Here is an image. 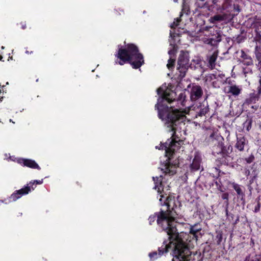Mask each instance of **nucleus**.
I'll use <instances>...</instances> for the list:
<instances>
[{"mask_svg": "<svg viewBox=\"0 0 261 261\" xmlns=\"http://www.w3.org/2000/svg\"><path fill=\"white\" fill-rule=\"evenodd\" d=\"M157 93L160 95L158 102L155 105V109L158 110V117L163 121L170 131L173 132V135H176V126L185 121L186 115L181 111L173 107H169L167 102L171 103L175 100V93L173 91L162 87L157 89Z\"/></svg>", "mask_w": 261, "mask_h": 261, "instance_id": "1", "label": "nucleus"}, {"mask_svg": "<svg viewBox=\"0 0 261 261\" xmlns=\"http://www.w3.org/2000/svg\"><path fill=\"white\" fill-rule=\"evenodd\" d=\"M165 209L161 208L159 212L151 215L148 218L149 225H152L156 221L159 227L167 232L169 238L172 235L181 234L177 229L176 219L180 211V203L176 200L175 197L169 195L164 202Z\"/></svg>", "mask_w": 261, "mask_h": 261, "instance_id": "2", "label": "nucleus"}, {"mask_svg": "<svg viewBox=\"0 0 261 261\" xmlns=\"http://www.w3.org/2000/svg\"><path fill=\"white\" fill-rule=\"evenodd\" d=\"M172 239L164 240L162 246L158 248V251H153L149 253L150 261H154L163 255H166L170 250L174 257L178 261H190L191 252L186 241L188 240L189 234L181 232V234L172 235Z\"/></svg>", "mask_w": 261, "mask_h": 261, "instance_id": "3", "label": "nucleus"}, {"mask_svg": "<svg viewBox=\"0 0 261 261\" xmlns=\"http://www.w3.org/2000/svg\"><path fill=\"white\" fill-rule=\"evenodd\" d=\"M181 141L176 135L172 134L171 137L168 139L164 143H161L159 149L165 150L166 156L167 158L162 168L165 175L172 176L176 174L177 168L179 166V160L176 158L175 153L180 147Z\"/></svg>", "mask_w": 261, "mask_h": 261, "instance_id": "4", "label": "nucleus"}, {"mask_svg": "<svg viewBox=\"0 0 261 261\" xmlns=\"http://www.w3.org/2000/svg\"><path fill=\"white\" fill-rule=\"evenodd\" d=\"M115 57L117 58L116 63L123 65L128 63L133 68L136 69L144 64L143 55L139 52L138 46L133 43H128L125 45L124 47L122 46L119 47Z\"/></svg>", "mask_w": 261, "mask_h": 261, "instance_id": "5", "label": "nucleus"}, {"mask_svg": "<svg viewBox=\"0 0 261 261\" xmlns=\"http://www.w3.org/2000/svg\"><path fill=\"white\" fill-rule=\"evenodd\" d=\"M232 0H213L212 4L210 6V9L212 11L218 13L225 12L229 13V15L233 17L234 14L231 13L232 9L236 10L237 12H240L238 5L232 4Z\"/></svg>", "mask_w": 261, "mask_h": 261, "instance_id": "6", "label": "nucleus"}, {"mask_svg": "<svg viewBox=\"0 0 261 261\" xmlns=\"http://www.w3.org/2000/svg\"><path fill=\"white\" fill-rule=\"evenodd\" d=\"M230 18L232 17L229 15L228 13L223 12L222 13H220V14H215L213 16H211L208 19V21H210V23L213 24V26L206 27V30H208L211 33H212V32H214L213 34L212 35L213 37L211 38V40H215L216 41L218 42L221 41V36L220 34V31L218 29L215 31L214 27V25H216V27H217V24H219V23H221L222 21H226Z\"/></svg>", "mask_w": 261, "mask_h": 261, "instance_id": "7", "label": "nucleus"}, {"mask_svg": "<svg viewBox=\"0 0 261 261\" xmlns=\"http://www.w3.org/2000/svg\"><path fill=\"white\" fill-rule=\"evenodd\" d=\"M42 183L43 179L31 181L23 188L15 191L9 197L5 198L3 202L7 204L16 201L23 196L28 194L32 190H34L36 187V185H41Z\"/></svg>", "mask_w": 261, "mask_h": 261, "instance_id": "8", "label": "nucleus"}, {"mask_svg": "<svg viewBox=\"0 0 261 261\" xmlns=\"http://www.w3.org/2000/svg\"><path fill=\"white\" fill-rule=\"evenodd\" d=\"M189 62L188 53L184 50L180 51L177 60L176 69L178 72V73L177 72L176 73V74H178L177 79L178 80H181L185 76L188 68H189L190 64H189Z\"/></svg>", "mask_w": 261, "mask_h": 261, "instance_id": "9", "label": "nucleus"}, {"mask_svg": "<svg viewBox=\"0 0 261 261\" xmlns=\"http://www.w3.org/2000/svg\"><path fill=\"white\" fill-rule=\"evenodd\" d=\"M229 77H226L223 73H213L207 76V80L212 81V86L215 88H219L221 86L226 84Z\"/></svg>", "mask_w": 261, "mask_h": 261, "instance_id": "10", "label": "nucleus"}, {"mask_svg": "<svg viewBox=\"0 0 261 261\" xmlns=\"http://www.w3.org/2000/svg\"><path fill=\"white\" fill-rule=\"evenodd\" d=\"M231 187L235 190L237 193V197L240 199L242 201V203L245 204V188L235 182H232L230 184Z\"/></svg>", "mask_w": 261, "mask_h": 261, "instance_id": "11", "label": "nucleus"}, {"mask_svg": "<svg viewBox=\"0 0 261 261\" xmlns=\"http://www.w3.org/2000/svg\"><path fill=\"white\" fill-rule=\"evenodd\" d=\"M248 141L247 138L242 134L237 135L236 143L234 145V148L239 151H243L245 147L248 145Z\"/></svg>", "mask_w": 261, "mask_h": 261, "instance_id": "12", "label": "nucleus"}, {"mask_svg": "<svg viewBox=\"0 0 261 261\" xmlns=\"http://www.w3.org/2000/svg\"><path fill=\"white\" fill-rule=\"evenodd\" d=\"M189 67L192 69L197 70L201 74L204 71L203 61L199 57H195L192 60Z\"/></svg>", "mask_w": 261, "mask_h": 261, "instance_id": "13", "label": "nucleus"}, {"mask_svg": "<svg viewBox=\"0 0 261 261\" xmlns=\"http://www.w3.org/2000/svg\"><path fill=\"white\" fill-rule=\"evenodd\" d=\"M202 88L199 85L193 86L190 92V99L192 101H196L203 95Z\"/></svg>", "mask_w": 261, "mask_h": 261, "instance_id": "14", "label": "nucleus"}, {"mask_svg": "<svg viewBox=\"0 0 261 261\" xmlns=\"http://www.w3.org/2000/svg\"><path fill=\"white\" fill-rule=\"evenodd\" d=\"M260 94L253 90V92L249 93L245 98L243 102V106H249L250 105L256 103L260 99Z\"/></svg>", "mask_w": 261, "mask_h": 261, "instance_id": "15", "label": "nucleus"}, {"mask_svg": "<svg viewBox=\"0 0 261 261\" xmlns=\"http://www.w3.org/2000/svg\"><path fill=\"white\" fill-rule=\"evenodd\" d=\"M17 162L22 166L32 169H36L39 170L41 169L38 164L34 160L31 159L19 158L17 160Z\"/></svg>", "mask_w": 261, "mask_h": 261, "instance_id": "16", "label": "nucleus"}, {"mask_svg": "<svg viewBox=\"0 0 261 261\" xmlns=\"http://www.w3.org/2000/svg\"><path fill=\"white\" fill-rule=\"evenodd\" d=\"M201 161L202 159L200 154L197 152L195 153L192 162L190 165L191 171L195 172L199 170L200 168Z\"/></svg>", "mask_w": 261, "mask_h": 261, "instance_id": "17", "label": "nucleus"}, {"mask_svg": "<svg viewBox=\"0 0 261 261\" xmlns=\"http://www.w3.org/2000/svg\"><path fill=\"white\" fill-rule=\"evenodd\" d=\"M219 146L221 150L220 152L222 154L223 157V160L222 162L223 164L228 165L229 162V160H228V159L230 158V156L229 155V154H230L229 151H231V149H230L231 146H229L227 148L226 146H224L222 144H220L219 143Z\"/></svg>", "mask_w": 261, "mask_h": 261, "instance_id": "18", "label": "nucleus"}, {"mask_svg": "<svg viewBox=\"0 0 261 261\" xmlns=\"http://www.w3.org/2000/svg\"><path fill=\"white\" fill-rule=\"evenodd\" d=\"M240 57L242 60L240 63L246 66H252L253 65V60L252 57L249 55L247 54L243 49L241 50Z\"/></svg>", "mask_w": 261, "mask_h": 261, "instance_id": "19", "label": "nucleus"}, {"mask_svg": "<svg viewBox=\"0 0 261 261\" xmlns=\"http://www.w3.org/2000/svg\"><path fill=\"white\" fill-rule=\"evenodd\" d=\"M152 178L155 185L154 189H157L158 193H161L164 189V186L162 181L163 179V176L160 175L159 177H153Z\"/></svg>", "mask_w": 261, "mask_h": 261, "instance_id": "20", "label": "nucleus"}, {"mask_svg": "<svg viewBox=\"0 0 261 261\" xmlns=\"http://www.w3.org/2000/svg\"><path fill=\"white\" fill-rule=\"evenodd\" d=\"M242 88L236 85H232L229 87L228 93H230L232 95L237 96L239 95L242 92Z\"/></svg>", "mask_w": 261, "mask_h": 261, "instance_id": "21", "label": "nucleus"}, {"mask_svg": "<svg viewBox=\"0 0 261 261\" xmlns=\"http://www.w3.org/2000/svg\"><path fill=\"white\" fill-rule=\"evenodd\" d=\"M201 230V228L199 224H195L194 225L191 226L190 233L192 234L193 237L196 239V240H197L198 238L197 233L200 231Z\"/></svg>", "mask_w": 261, "mask_h": 261, "instance_id": "22", "label": "nucleus"}, {"mask_svg": "<svg viewBox=\"0 0 261 261\" xmlns=\"http://www.w3.org/2000/svg\"><path fill=\"white\" fill-rule=\"evenodd\" d=\"M210 111V108L208 103L206 106L203 104L201 106V108L198 112H196V117H202L205 116Z\"/></svg>", "mask_w": 261, "mask_h": 261, "instance_id": "23", "label": "nucleus"}, {"mask_svg": "<svg viewBox=\"0 0 261 261\" xmlns=\"http://www.w3.org/2000/svg\"><path fill=\"white\" fill-rule=\"evenodd\" d=\"M217 53L216 52H214L208 59V67L212 69L215 67L216 61L217 60Z\"/></svg>", "mask_w": 261, "mask_h": 261, "instance_id": "24", "label": "nucleus"}, {"mask_svg": "<svg viewBox=\"0 0 261 261\" xmlns=\"http://www.w3.org/2000/svg\"><path fill=\"white\" fill-rule=\"evenodd\" d=\"M205 142L208 145L213 144H214V142H217L215 133H212L209 136L206 137Z\"/></svg>", "mask_w": 261, "mask_h": 261, "instance_id": "25", "label": "nucleus"}, {"mask_svg": "<svg viewBox=\"0 0 261 261\" xmlns=\"http://www.w3.org/2000/svg\"><path fill=\"white\" fill-rule=\"evenodd\" d=\"M254 54L257 61L261 60V47L259 45H256L254 49Z\"/></svg>", "mask_w": 261, "mask_h": 261, "instance_id": "26", "label": "nucleus"}, {"mask_svg": "<svg viewBox=\"0 0 261 261\" xmlns=\"http://www.w3.org/2000/svg\"><path fill=\"white\" fill-rule=\"evenodd\" d=\"M252 120L251 119H247L243 123V128H245L247 131L249 132L252 127Z\"/></svg>", "mask_w": 261, "mask_h": 261, "instance_id": "27", "label": "nucleus"}, {"mask_svg": "<svg viewBox=\"0 0 261 261\" xmlns=\"http://www.w3.org/2000/svg\"><path fill=\"white\" fill-rule=\"evenodd\" d=\"M216 240L217 244L219 245L222 242L223 239V233L221 231H216Z\"/></svg>", "mask_w": 261, "mask_h": 261, "instance_id": "28", "label": "nucleus"}, {"mask_svg": "<svg viewBox=\"0 0 261 261\" xmlns=\"http://www.w3.org/2000/svg\"><path fill=\"white\" fill-rule=\"evenodd\" d=\"M246 39V38L245 36L241 34H239L236 38L233 37V41L238 43H240L244 41Z\"/></svg>", "mask_w": 261, "mask_h": 261, "instance_id": "29", "label": "nucleus"}, {"mask_svg": "<svg viewBox=\"0 0 261 261\" xmlns=\"http://www.w3.org/2000/svg\"><path fill=\"white\" fill-rule=\"evenodd\" d=\"M175 62V60L174 59L170 58L168 60L167 66L169 70L172 69L174 67Z\"/></svg>", "mask_w": 261, "mask_h": 261, "instance_id": "30", "label": "nucleus"}, {"mask_svg": "<svg viewBox=\"0 0 261 261\" xmlns=\"http://www.w3.org/2000/svg\"><path fill=\"white\" fill-rule=\"evenodd\" d=\"M221 198L225 200V203H226V206H228L229 203V194L227 192L223 193L221 195Z\"/></svg>", "mask_w": 261, "mask_h": 261, "instance_id": "31", "label": "nucleus"}, {"mask_svg": "<svg viewBox=\"0 0 261 261\" xmlns=\"http://www.w3.org/2000/svg\"><path fill=\"white\" fill-rule=\"evenodd\" d=\"M256 92L261 95V75L258 76V81L257 84Z\"/></svg>", "mask_w": 261, "mask_h": 261, "instance_id": "32", "label": "nucleus"}, {"mask_svg": "<svg viewBox=\"0 0 261 261\" xmlns=\"http://www.w3.org/2000/svg\"><path fill=\"white\" fill-rule=\"evenodd\" d=\"M255 36L254 38V39L256 41L260 43L261 42V34L260 32L258 31H257L256 29H255Z\"/></svg>", "mask_w": 261, "mask_h": 261, "instance_id": "33", "label": "nucleus"}, {"mask_svg": "<svg viewBox=\"0 0 261 261\" xmlns=\"http://www.w3.org/2000/svg\"><path fill=\"white\" fill-rule=\"evenodd\" d=\"M215 185L217 188V189L221 191V192H223V190H222V183H221V181L220 180V179H219V180L218 181L217 180H216L215 181Z\"/></svg>", "mask_w": 261, "mask_h": 261, "instance_id": "34", "label": "nucleus"}, {"mask_svg": "<svg viewBox=\"0 0 261 261\" xmlns=\"http://www.w3.org/2000/svg\"><path fill=\"white\" fill-rule=\"evenodd\" d=\"M254 159H255V158H254V155L251 154L248 158H246L244 159V160L247 163L250 164L253 162V161L254 160Z\"/></svg>", "mask_w": 261, "mask_h": 261, "instance_id": "35", "label": "nucleus"}, {"mask_svg": "<svg viewBox=\"0 0 261 261\" xmlns=\"http://www.w3.org/2000/svg\"><path fill=\"white\" fill-rule=\"evenodd\" d=\"M225 213H226V216L227 217V218H228V219L231 221V220H233V218H234V215H233L231 213H228V206H226V208H225Z\"/></svg>", "mask_w": 261, "mask_h": 261, "instance_id": "36", "label": "nucleus"}, {"mask_svg": "<svg viewBox=\"0 0 261 261\" xmlns=\"http://www.w3.org/2000/svg\"><path fill=\"white\" fill-rule=\"evenodd\" d=\"M205 1L206 0H197L196 4L199 7L202 8L206 3Z\"/></svg>", "mask_w": 261, "mask_h": 261, "instance_id": "37", "label": "nucleus"}, {"mask_svg": "<svg viewBox=\"0 0 261 261\" xmlns=\"http://www.w3.org/2000/svg\"><path fill=\"white\" fill-rule=\"evenodd\" d=\"M182 12L185 13L187 15H188L190 13L189 7H187V6H186L185 4H184L183 5Z\"/></svg>", "mask_w": 261, "mask_h": 261, "instance_id": "38", "label": "nucleus"}, {"mask_svg": "<svg viewBox=\"0 0 261 261\" xmlns=\"http://www.w3.org/2000/svg\"><path fill=\"white\" fill-rule=\"evenodd\" d=\"M185 98H186V96L185 95V94L182 93H180V94L178 96L177 100L181 101V102L182 103V102H184Z\"/></svg>", "mask_w": 261, "mask_h": 261, "instance_id": "39", "label": "nucleus"}, {"mask_svg": "<svg viewBox=\"0 0 261 261\" xmlns=\"http://www.w3.org/2000/svg\"><path fill=\"white\" fill-rule=\"evenodd\" d=\"M243 73L245 75V76H247V74L248 73H252V70L249 69H246V68H243Z\"/></svg>", "mask_w": 261, "mask_h": 261, "instance_id": "40", "label": "nucleus"}, {"mask_svg": "<svg viewBox=\"0 0 261 261\" xmlns=\"http://www.w3.org/2000/svg\"><path fill=\"white\" fill-rule=\"evenodd\" d=\"M260 203L259 201H258L257 204L255 205V206L254 207V212L255 213L258 212L260 210Z\"/></svg>", "mask_w": 261, "mask_h": 261, "instance_id": "41", "label": "nucleus"}, {"mask_svg": "<svg viewBox=\"0 0 261 261\" xmlns=\"http://www.w3.org/2000/svg\"><path fill=\"white\" fill-rule=\"evenodd\" d=\"M244 173L247 177H248L250 174V171L248 169L246 168L244 170Z\"/></svg>", "mask_w": 261, "mask_h": 261, "instance_id": "42", "label": "nucleus"}, {"mask_svg": "<svg viewBox=\"0 0 261 261\" xmlns=\"http://www.w3.org/2000/svg\"><path fill=\"white\" fill-rule=\"evenodd\" d=\"M261 22H253L252 24H251V27H253V28H255L257 25L258 24V25L259 26H261Z\"/></svg>", "mask_w": 261, "mask_h": 261, "instance_id": "43", "label": "nucleus"}, {"mask_svg": "<svg viewBox=\"0 0 261 261\" xmlns=\"http://www.w3.org/2000/svg\"><path fill=\"white\" fill-rule=\"evenodd\" d=\"M258 69L261 72V60L258 61Z\"/></svg>", "mask_w": 261, "mask_h": 261, "instance_id": "44", "label": "nucleus"}, {"mask_svg": "<svg viewBox=\"0 0 261 261\" xmlns=\"http://www.w3.org/2000/svg\"><path fill=\"white\" fill-rule=\"evenodd\" d=\"M25 54H33V51L32 50H31L30 51L28 48H26V50H25Z\"/></svg>", "mask_w": 261, "mask_h": 261, "instance_id": "45", "label": "nucleus"}, {"mask_svg": "<svg viewBox=\"0 0 261 261\" xmlns=\"http://www.w3.org/2000/svg\"><path fill=\"white\" fill-rule=\"evenodd\" d=\"M239 221V216H237V218L236 219V220H235V221L233 223V225H236L237 224Z\"/></svg>", "mask_w": 261, "mask_h": 261, "instance_id": "46", "label": "nucleus"}, {"mask_svg": "<svg viewBox=\"0 0 261 261\" xmlns=\"http://www.w3.org/2000/svg\"><path fill=\"white\" fill-rule=\"evenodd\" d=\"M238 13V12H237L236 11V10H234L233 9H232L231 13H232V14H234V15H237V13Z\"/></svg>", "mask_w": 261, "mask_h": 261, "instance_id": "47", "label": "nucleus"}, {"mask_svg": "<svg viewBox=\"0 0 261 261\" xmlns=\"http://www.w3.org/2000/svg\"><path fill=\"white\" fill-rule=\"evenodd\" d=\"M173 52H174V51H173V50L170 49V50H169V51H168V54H169L170 55H172V54H173Z\"/></svg>", "mask_w": 261, "mask_h": 261, "instance_id": "48", "label": "nucleus"}, {"mask_svg": "<svg viewBox=\"0 0 261 261\" xmlns=\"http://www.w3.org/2000/svg\"><path fill=\"white\" fill-rule=\"evenodd\" d=\"M226 84H228L229 85L231 84V81L230 79L227 80V82H226Z\"/></svg>", "mask_w": 261, "mask_h": 261, "instance_id": "49", "label": "nucleus"}, {"mask_svg": "<svg viewBox=\"0 0 261 261\" xmlns=\"http://www.w3.org/2000/svg\"><path fill=\"white\" fill-rule=\"evenodd\" d=\"M251 108H252L253 109H255V110H257V109L258 108V107H257L256 106H252L251 107Z\"/></svg>", "mask_w": 261, "mask_h": 261, "instance_id": "50", "label": "nucleus"}, {"mask_svg": "<svg viewBox=\"0 0 261 261\" xmlns=\"http://www.w3.org/2000/svg\"><path fill=\"white\" fill-rule=\"evenodd\" d=\"M244 261H249V257L248 256L246 257L245 259L244 260Z\"/></svg>", "mask_w": 261, "mask_h": 261, "instance_id": "51", "label": "nucleus"}, {"mask_svg": "<svg viewBox=\"0 0 261 261\" xmlns=\"http://www.w3.org/2000/svg\"><path fill=\"white\" fill-rule=\"evenodd\" d=\"M3 58V56H2V55H0V61H3L2 60Z\"/></svg>", "mask_w": 261, "mask_h": 261, "instance_id": "52", "label": "nucleus"}, {"mask_svg": "<svg viewBox=\"0 0 261 261\" xmlns=\"http://www.w3.org/2000/svg\"><path fill=\"white\" fill-rule=\"evenodd\" d=\"M259 259H256L255 260H252L251 261H259Z\"/></svg>", "mask_w": 261, "mask_h": 261, "instance_id": "53", "label": "nucleus"}, {"mask_svg": "<svg viewBox=\"0 0 261 261\" xmlns=\"http://www.w3.org/2000/svg\"><path fill=\"white\" fill-rule=\"evenodd\" d=\"M76 184H77L78 185H80V184H79V181H77V182H76Z\"/></svg>", "mask_w": 261, "mask_h": 261, "instance_id": "54", "label": "nucleus"}, {"mask_svg": "<svg viewBox=\"0 0 261 261\" xmlns=\"http://www.w3.org/2000/svg\"><path fill=\"white\" fill-rule=\"evenodd\" d=\"M219 174L218 175V176L217 177V179L219 178Z\"/></svg>", "mask_w": 261, "mask_h": 261, "instance_id": "55", "label": "nucleus"}, {"mask_svg": "<svg viewBox=\"0 0 261 261\" xmlns=\"http://www.w3.org/2000/svg\"><path fill=\"white\" fill-rule=\"evenodd\" d=\"M184 2H185V1H186V0H184Z\"/></svg>", "mask_w": 261, "mask_h": 261, "instance_id": "56", "label": "nucleus"}]
</instances>
